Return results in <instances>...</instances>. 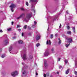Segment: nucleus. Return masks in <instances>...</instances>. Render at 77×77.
<instances>
[{
	"instance_id": "obj_1",
	"label": "nucleus",
	"mask_w": 77,
	"mask_h": 77,
	"mask_svg": "<svg viewBox=\"0 0 77 77\" xmlns=\"http://www.w3.org/2000/svg\"><path fill=\"white\" fill-rule=\"evenodd\" d=\"M32 13H30L27 14L26 18L24 20V21H26V22H28L29 20L32 17Z\"/></svg>"
},
{
	"instance_id": "obj_2",
	"label": "nucleus",
	"mask_w": 77,
	"mask_h": 77,
	"mask_svg": "<svg viewBox=\"0 0 77 77\" xmlns=\"http://www.w3.org/2000/svg\"><path fill=\"white\" fill-rule=\"evenodd\" d=\"M10 7L11 8V11L13 12H14V10H13V9L15 8V5L13 4H12L11 6H10Z\"/></svg>"
},
{
	"instance_id": "obj_3",
	"label": "nucleus",
	"mask_w": 77,
	"mask_h": 77,
	"mask_svg": "<svg viewBox=\"0 0 77 77\" xmlns=\"http://www.w3.org/2000/svg\"><path fill=\"white\" fill-rule=\"evenodd\" d=\"M17 74H18V72H17V71H15V72H12L11 73L12 76H13V77L15 76V75H17Z\"/></svg>"
},
{
	"instance_id": "obj_4",
	"label": "nucleus",
	"mask_w": 77,
	"mask_h": 77,
	"mask_svg": "<svg viewBox=\"0 0 77 77\" xmlns=\"http://www.w3.org/2000/svg\"><path fill=\"white\" fill-rule=\"evenodd\" d=\"M22 72V76H25V75H27V72H26V71L25 70L23 69Z\"/></svg>"
},
{
	"instance_id": "obj_5",
	"label": "nucleus",
	"mask_w": 77,
	"mask_h": 77,
	"mask_svg": "<svg viewBox=\"0 0 77 77\" xmlns=\"http://www.w3.org/2000/svg\"><path fill=\"white\" fill-rule=\"evenodd\" d=\"M8 39H6L3 42V44L4 45H7L8 44Z\"/></svg>"
},
{
	"instance_id": "obj_6",
	"label": "nucleus",
	"mask_w": 77,
	"mask_h": 77,
	"mask_svg": "<svg viewBox=\"0 0 77 77\" xmlns=\"http://www.w3.org/2000/svg\"><path fill=\"white\" fill-rule=\"evenodd\" d=\"M49 54V52H48V51H46L44 54V55L45 56H48Z\"/></svg>"
},
{
	"instance_id": "obj_7",
	"label": "nucleus",
	"mask_w": 77,
	"mask_h": 77,
	"mask_svg": "<svg viewBox=\"0 0 77 77\" xmlns=\"http://www.w3.org/2000/svg\"><path fill=\"white\" fill-rule=\"evenodd\" d=\"M32 11H34V13H35V10L34 9L35 8V6L34 5V4L33 3H32Z\"/></svg>"
},
{
	"instance_id": "obj_8",
	"label": "nucleus",
	"mask_w": 77,
	"mask_h": 77,
	"mask_svg": "<svg viewBox=\"0 0 77 77\" xmlns=\"http://www.w3.org/2000/svg\"><path fill=\"white\" fill-rule=\"evenodd\" d=\"M22 57L23 60H25V59H27V58H26V54H24L23 56Z\"/></svg>"
},
{
	"instance_id": "obj_9",
	"label": "nucleus",
	"mask_w": 77,
	"mask_h": 77,
	"mask_svg": "<svg viewBox=\"0 0 77 77\" xmlns=\"http://www.w3.org/2000/svg\"><path fill=\"white\" fill-rule=\"evenodd\" d=\"M40 37L41 36H40V35H37L36 37V40H37V41L39 40V39H40Z\"/></svg>"
},
{
	"instance_id": "obj_10",
	"label": "nucleus",
	"mask_w": 77,
	"mask_h": 77,
	"mask_svg": "<svg viewBox=\"0 0 77 77\" xmlns=\"http://www.w3.org/2000/svg\"><path fill=\"white\" fill-rule=\"evenodd\" d=\"M30 3H33L35 2V3H37V0H31L30 2Z\"/></svg>"
},
{
	"instance_id": "obj_11",
	"label": "nucleus",
	"mask_w": 77,
	"mask_h": 77,
	"mask_svg": "<svg viewBox=\"0 0 77 77\" xmlns=\"http://www.w3.org/2000/svg\"><path fill=\"white\" fill-rule=\"evenodd\" d=\"M51 42H50V40H49L48 42V41L47 40V42H46V44L47 45H48L49 44V45H51Z\"/></svg>"
},
{
	"instance_id": "obj_12",
	"label": "nucleus",
	"mask_w": 77,
	"mask_h": 77,
	"mask_svg": "<svg viewBox=\"0 0 77 77\" xmlns=\"http://www.w3.org/2000/svg\"><path fill=\"white\" fill-rule=\"evenodd\" d=\"M68 41H69V43H71L72 42V38H68Z\"/></svg>"
},
{
	"instance_id": "obj_13",
	"label": "nucleus",
	"mask_w": 77,
	"mask_h": 77,
	"mask_svg": "<svg viewBox=\"0 0 77 77\" xmlns=\"http://www.w3.org/2000/svg\"><path fill=\"white\" fill-rule=\"evenodd\" d=\"M44 64L45 67L47 66V61L45 60L44 61Z\"/></svg>"
},
{
	"instance_id": "obj_14",
	"label": "nucleus",
	"mask_w": 77,
	"mask_h": 77,
	"mask_svg": "<svg viewBox=\"0 0 77 77\" xmlns=\"http://www.w3.org/2000/svg\"><path fill=\"white\" fill-rule=\"evenodd\" d=\"M49 75V73H47L46 74H44V77H46V76H48Z\"/></svg>"
},
{
	"instance_id": "obj_15",
	"label": "nucleus",
	"mask_w": 77,
	"mask_h": 77,
	"mask_svg": "<svg viewBox=\"0 0 77 77\" xmlns=\"http://www.w3.org/2000/svg\"><path fill=\"white\" fill-rule=\"evenodd\" d=\"M58 39L59 41V42L58 44H61V41L60 40V39L59 38H58Z\"/></svg>"
},
{
	"instance_id": "obj_16",
	"label": "nucleus",
	"mask_w": 77,
	"mask_h": 77,
	"mask_svg": "<svg viewBox=\"0 0 77 77\" xmlns=\"http://www.w3.org/2000/svg\"><path fill=\"white\" fill-rule=\"evenodd\" d=\"M69 73V69H68L67 71H66L65 74H68Z\"/></svg>"
},
{
	"instance_id": "obj_17",
	"label": "nucleus",
	"mask_w": 77,
	"mask_h": 77,
	"mask_svg": "<svg viewBox=\"0 0 77 77\" xmlns=\"http://www.w3.org/2000/svg\"><path fill=\"white\" fill-rule=\"evenodd\" d=\"M18 43L19 44H22L23 43V41H22L19 40L18 41Z\"/></svg>"
},
{
	"instance_id": "obj_18",
	"label": "nucleus",
	"mask_w": 77,
	"mask_h": 77,
	"mask_svg": "<svg viewBox=\"0 0 77 77\" xmlns=\"http://www.w3.org/2000/svg\"><path fill=\"white\" fill-rule=\"evenodd\" d=\"M67 34L69 35H71V32L70 31H68L67 32Z\"/></svg>"
},
{
	"instance_id": "obj_19",
	"label": "nucleus",
	"mask_w": 77,
	"mask_h": 77,
	"mask_svg": "<svg viewBox=\"0 0 77 77\" xmlns=\"http://www.w3.org/2000/svg\"><path fill=\"white\" fill-rule=\"evenodd\" d=\"M12 47L11 46L9 48V51H10V53H11V50H12Z\"/></svg>"
},
{
	"instance_id": "obj_20",
	"label": "nucleus",
	"mask_w": 77,
	"mask_h": 77,
	"mask_svg": "<svg viewBox=\"0 0 77 77\" xmlns=\"http://www.w3.org/2000/svg\"><path fill=\"white\" fill-rule=\"evenodd\" d=\"M24 13L20 15V16L21 17H23V16H24Z\"/></svg>"
},
{
	"instance_id": "obj_21",
	"label": "nucleus",
	"mask_w": 77,
	"mask_h": 77,
	"mask_svg": "<svg viewBox=\"0 0 77 77\" xmlns=\"http://www.w3.org/2000/svg\"><path fill=\"white\" fill-rule=\"evenodd\" d=\"M72 30H73V32L74 33H75V27H73Z\"/></svg>"
},
{
	"instance_id": "obj_22",
	"label": "nucleus",
	"mask_w": 77,
	"mask_h": 77,
	"mask_svg": "<svg viewBox=\"0 0 77 77\" xmlns=\"http://www.w3.org/2000/svg\"><path fill=\"white\" fill-rule=\"evenodd\" d=\"M5 54H4L2 55L1 57L2 58H4V57H5Z\"/></svg>"
},
{
	"instance_id": "obj_23",
	"label": "nucleus",
	"mask_w": 77,
	"mask_h": 77,
	"mask_svg": "<svg viewBox=\"0 0 77 77\" xmlns=\"http://www.w3.org/2000/svg\"><path fill=\"white\" fill-rule=\"evenodd\" d=\"M29 58L31 59H32L33 58V56L32 55H30L29 56Z\"/></svg>"
},
{
	"instance_id": "obj_24",
	"label": "nucleus",
	"mask_w": 77,
	"mask_h": 77,
	"mask_svg": "<svg viewBox=\"0 0 77 77\" xmlns=\"http://www.w3.org/2000/svg\"><path fill=\"white\" fill-rule=\"evenodd\" d=\"M26 28H27V25H25L23 27V28L24 29H26Z\"/></svg>"
},
{
	"instance_id": "obj_25",
	"label": "nucleus",
	"mask_w": 77,
	"mask_h": 77,
	"mask_svg": "<svg viewBox=\"0 0 77 77\" xmlns=\"http://www.w3.org/2000/svg\"><path fill=\"white\" fill-rule=\"evenodd\" d=\"M40 45H39V43H38L36 44V47H38V46H39Z\"/></svg>"
},
{
	"instance_id": "obj_26",
	"label": "nucleus",
	"mask_w": 77,
	"mask_h": 77,
	"mask_svg": "<svg viewBox=\"0 0 77 77\" xmlns=\"http://www.w3.org/2000/svg\"><path fill=\"white\" fill-rule=\"evenodd\" d=\"M69 44H66V47L67 48L68 47V46H69Z\"/></svg>"
},
{
	"instance_id": "obj_27",
	"label": "nucleus",
	"mask_w": 77,
	"mask_h": 77,
	"mask_svg": "<svg viewBox=\"0 0 77 77\" xmlns=\"http://www.w3.org/2000/svg\"><path fill=\"white\" fill-rule=\"evenodd\" d=\"M67 28L68 30H69V29H70V27L69 26H67Z\"/></svg>"
},
{
	"instance_id": "obj_28",
	"label": "nucleus",
	"mask_w": 77,
	"mask_h": 77,
	"mask_svg": "<svg viewBox=\"0 0 77 77\" xmlns=\"http://www.w3.org/2000/svg\"><path fill=\"white\" fill-rule=\"evenodd\" d=\"M65 63H68V60H65Z\"/></svg>"
},
{
	"instance_id": "obj_29",
	"label": "nucleus",
	"mask_w": 77,
	"mask_h": 77,
	"mask_svg": "<svg viewBox=\"0 0 77 77\" xmlns=\"http://www.w3.org/2000/svg\"><path fill=\"white\" fill-rule=\"evenodd\" d=\"M26 6H29V3H28V2H26Z\"/></svg>"
},
{
	"instance_id": "obj_30",
	"label": "nucleus",
	"mask_w": 77,
	"mask_h": 77,
	"mask_svg": "<svg viewBox=\"0 0 77 77\" xmlns=\"http://www.w3.org/2000/svg\"><path fill=\"white\" fill-rule=\"evenodd\" d=\"M21 18V17L20 16L17 18V20H19V19H20Z\"/></svg>"
},
{
	"instance_id": "obj_31",
	"label": "nucleus",
	"mask_w": 77,
	"mask_h": 77,
	"mask_svg": "<svg viewBox=\"0 0 77 77\" xmlns=\"http://www.w3.org/2000/svg\"><path fill=\"white\" fill-rule=\"evenodd\" d=\"M51 38H53V34H51Z\"/></svg>"
},
{
	"instance_id": "obj_32",
	"label": "nucleus",
	"mask_w": 77,
	"mask_h": 77,
	"mask_svg": "<svg viewBox=\"0 0 77 77\" xmlns=\"http://www.w3.org/2000/svg\"><path fill=\"white\" fill-rule=\"evenodd\" d=\"M52 52L53 53V51H54V48H52L51 49Z\"/></svg>"
},
{
	"instance_id": "obj_33",
	"label": "nucleus",
	"mask_w": 77,
	"mask_h": 77,
	"mask_svg": "<svg viewBox=\"0 0 77 77\" xmlns=\"http://www.w3.org/2000/svg\"><path fill=\"white\" fill-rule=\"evenodd\" d=\"M8 31H11V28H9L8 29Z\"/></svg>"
},
{
	"instance_id": "obj_34",
	"label": "nucleus",
	"mask_w": 77,
	"mask_h": 77,
	"mask_svg": "<svg viewBox=\"0 0 77 77\" xmlns=\"http://www.w3.org/2000/svg\"><path fill=\"white\" fill-rule=\"evenodd\" d=\"M34 23L35 25H36V24L37 22H36V21H35L34 22Z\"/></svg>"
},
{
	"instance_id": "obj_35",
	"label": "nucleus",
	"mask_w": 77,
	"mask_h": 77,
	"mask_svg": "<svg viewBox=\"0 0 77 77\" xmlns=\"http://www.w3.org/2000/svg\"><path fill=\"white\" fill-rule=\"evenodd\" d=\"M17 28H18V27H21V26H20V25H17Z\"/></svg>"
},
{
	"instance_id": "obj_36",
	"label": "nucleus",
	"mask_w": 77,
	"mask_h": 77,
	"mask_svg": "<svg viewBox=\"0 0 77 77\" xmlns=\"http://www.w3.org/2000/svg\"><path fill=\"white\" fill-rule=\"evenodd\" d=\"M61 26H62V25H61V24L60 23V25L59 26V27L60 28H61Z\"/></svg>"
},
{
	"instance_id": "obj_37",
	"label": "nucleus",
	"mask_w": 77,
	"mask_h": 77,
	"mask_svg": "<svg viewBox=\"0 0 77 77\" xmlns=\"http://www.w3.org/2000/svg\"><path fill=\"white\" fill-rule=\"evenodd\" d=\"M3 32V31L2 29L0 30V32L2 33Z\"/></svg>"
},
{
	"instance_id": "obj_38",
	"label": "nucleus",
	"mask_w": 77,
	"mask_h": 77,
	"mask_svg": "<svg viewBox=\"0 0 77 77\" xmlns=\"http://www.w3.org/2000/svg\"><path fill=\"white\" fill-rule=\"evenodd\" d=\"M58 61H60V58H58Z\"/></svg>"
},
{
	"instance_id": "obj_39",
	"label": "nucleus",
	"mask_w": 77,
	"mask_h": 77,
	"mask_svg": "<svg viewBox=\"0 0 77 77\" xmlns=\"http://www.w3.org/2000/svg\"><path fill=\"white\" fill-rule=\"evenodd\" d=\"M21 10L22 11H24V9L23 8H21Z\"/></svg>"
},
{
	"instance_id": "obj_40",
	"label": "nucleus",
	"mask_w": 77,
	"mask_h": 77,
	"mask_svg": "<svg viewBox=\"0 0 77 77\" xmlns=\"http://www.w3.org/2000/svg\"><path fill=\"white\" fill-rule=\"evenodd\" d=\"M13 39H16L17 38V37H13Z\"/></svg>"
},
{
	"instance_id": "obj_41",
	"label": "nucleus",
	"mask_w": 77,
	"mask_h": 77,
	"mask_svg": "<svg viewBox=\"0 0 77 77\" xmlns=\"http://www.w3.org/2000/svg\"><path fill=\"white\" fill-rule=\"evenodd\" d=\"M75 73L76 75H77V72L76 71H75Z\"/></svg>"
},
{
	"instance_id": "obj_42",
	"label": "nucleus",
	"mask_w": 77,
	"mask_h": 77,
	"mask_svg": "<svg viewBox=\"0 0 77 77\" xmlns=\"http://www.w3.org/2000/svg\"><path fill=\"white\" fill-rule=\"evenodd\" d=\"M22 36H24V33L23 32L22 34Z\"/></svg>"
},
{
	"instance_id": "obj_43",
	"label": "nucleus",
	"mask_w": 77,
	"mask_h": 77,
	"mask_svg": "<svg viewBox=\"0 0 77 77\" xmlns=\"http://www.w3.org/2000/svg\"><path fill=\"white\" fill-rule=\"evenodd\" d=\"M57 36H58V34H55L56 37H57Z\"/></svg>"
},
{
	"instance_id": "obj_44",
	"label": "nucleus",
	"mask_w": 77,
	"mask_h": 77,
	"mask_svg": "<svg viewBox=\"0 0 77 77\" xmlns=\"http://www.w3.org/2000/svg\"><path fill=\"white\" fill-rule=\"evenodd\" d=\"M57 17H56V18H55L57 19ZM55 18L54 19V21H55V20H56Z\"/></svg>"
},
{
	"instance_id": "obj_45",
	"label": "nucleus",
	"mask_w": 77,
	"mask_h": 77,
	"mask_svg": "<svg viewBox=\"0 0 77 77\" xmlns=\"http://www.w3.org/2000/svg\"><path fill=\"white\" fill-rule=\"evenodd\" d=\"M14 24V22H11V24H12V25H13V24Z\"/></svg>"
},
{
	"instance_id": "obj_46",
	"label": "nucleus",
	"mask_w": 77,
	"mask_h": 77,
	"mask_svg": "<svg viewBox=\"0 0 77 77\" xmlns=\"http://www.w3.org/2000/svg\"><path fill=\"white\" fill-rule=\"evenodd\" d=\"M18 30L19 32H21V29H18Z\"/></svg>"
},
{
	"instance_id": "obj_47",
	"label": "nucleus",
	"mask_w": 77,
	"mask_h": 77,
	"mask_svg": "<svg viewBox=\"0 0 77 77\" xmlns=\"http://www.w3.org/2000/svg\"><path fill=\"white\" fill-rule=\"evenodd\" d=\"M59 68H62V66H60L59 67Z\"/></svg>"
},
{
	"instance_id": "obj_48",
	"label": "nucleus",
	"mask_w": 77,
	"mask_h": 77,
	"mask_svg": "<svg viewBox=\"0 0 77 77\" xmlns=\"http://www.w3.org/2000/svg\"><path fill=\"white\" fill-rule=\"evenodd\" d=\"M57 74H59V73L58 72H57Z\"/></svg>"
},
{
	"instance_id": "obj_49",
	"label": "nucleus",
	"mask_w": 77,
	"mask_h": 77,
	"mask_svg": "<svg viewBox=\"0 0 77 77\" xmlns=\"http://www.w3.org/2000/svg\"><path fill=\"white\" fill-rule=\"evenodd\" d=\"M32 27L34 28L35 27V25H32Z\"/></svg>"
},
{
	"instance_id": "obj_50",
	"label": "nucleus",
	"mask_w": 77,
	"mask_h": 77,
	"mask_svg": "<svg viewBox=\"0 0 77 77\" xmlns=\"http://www.w3.org/2000/svg\"><path fill=\"white\" fill-rule=\"evenodd\" d=\"M66 13L67 14H68V11H67L66 12Z\"/></svg>"
},
{
	"instance_id": "obj_51",
	"label": "nucleus",
	"mask_w": 77,
	"mask_h": 77,
	"mask_svg": "<svg viewBox=\"0 0 77 77\" xmlns=\"http://www.w3.org/2000/svg\"><path fill=\"white\" fill-rule=\"evenodd\" d=\"M29 29H31V28L30 27H29Z\"/></svg>"
},
{
	"instance_id": "obj_52",
	"label": "nucleus",
	"mask_w": 77,
	"mask_h": 77,
	"mask_svg": "<svg viewBox=\"0 0 77 77\" xmlns=\"http://www.w3.org/2000/svg\"><path fill=\"white\" fill-rule=\"evenodd\" d=\"M22 65H24V63H22Z\"/></svg>"
},
{
	"instance_id": "obj_53",
	"label": "nucleus",
	"mask_w": 77,
	"mask_h": 77,
	"mask_svg": "<svg viewBox=\"0 0 77 77\" xmlns=\"http://www.w3.org/2000/svg\"><path fill=\"white\" fill-rule=\"evenodd\" d=\"M36 75H38V73H36Z\"/></svg>"
},
{
	"instance_id": "obj_54",
	"label": "nucleus",
	"mask_w": 77,
	"mask_h": 77,
	"mask_svg": "<svg viewBox=\"0 0 77 77\" xmlns=\"http://www.w3.org/2000/svg\"><path fill=\"white\" fill-rule=\"evenodd\" d=\"M48 30H49V27H48Z\"/></svg>"
},
{
	"instance_id": "obj_55",
	"label": "nucleus",
	"mask_w": 77,
	"mask_h": 77,
	"mask_svg": "<svg viewBox=\"0 0 77 77\" xmlns=\"http://www.w3.org/2000/svg\"><path fill=\"white\" fill-rule=\"evenodd\" d=\"M14 35H16V34H14Z\"/></svg>"
},
{
	"instance_id": "obj_56",
	"label": "nucleus",
	"mask_w": 77,
	"mask_h": 77,
	"mask_svg": "<svg viewBox=\"0 0 77 77\" xmlns=\"http://www.w3.org/2000/svg\"><path fill=\"white\" fill-rule=\"evenodd\" d=\"M75 65H76V64H75Z\"/></svg>"
}]
</instances>
